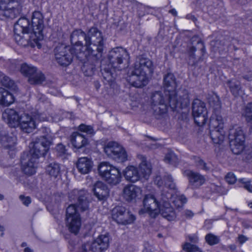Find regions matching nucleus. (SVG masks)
Returning a JSON list of instances; mask_svg holds the SVG:
<instances>
[{
    "instance_id": "1",
    "label": "nucleus",
    "mask_w": 252,
    "mask_h": 252,
    "mask_svg": "<svg viewBox=\"0 0 252 252\" xmlns=\"http://www.w3.org/2000/svg\"><path fill=\"white\" fill-rule=\"evenodd\" d=\"M152 108L155 116L164 114L167 111V104L172 111L187 107L189 104L188 93L184 90L178 94L169 91H156L152 94L151 97Z\"/></svg>"
},
{
    "instance_id": "2",
    "label": "nucleus",
    "mask_w": 252,
    "mask_h": 252,
    "mask_svg": "<svg viewBox=\"0 0 252 252\" xmlns=\"http://www.w3.org/2000/svg\"><path fill=\"white\" fill-rule=\"evenodd\" d=\"M44 28V17L38 11L32 13L31 24L29 19L25 17L19 19L14 27L15 39L19 44H23L21 34L31 33L30 36L32 46L40 48V42L43 39V30Z\"/></svg>"
},
{
    "instance_id": "3",
    "label": "nucleus",
    "mask_w": 252,
    "mask_h": 252,
    "mask_svg": "<svg viewBox=\"0 0 252 252\" xmlns=\"http://www.w3.org/2000/svg\"><path fill=\"white\" fill-rule=\"evenodd\" d=\"M88 193L85 190L74 189L69 193V198L74 204L68 206L66 210V225L69 231L76 235L80 228L81 219L76 207L81 211L87 210L89 202L87 199Z\"/></svg>"
},
{
    "instance_id": "4",
    "label": "nucleus",
    "mask_w": 252,
    "mask_h": 252,
    "mask_svg": "<svg viewBox=\"0 0 252 252\" xmlns=\"http://www.w3.org/2000/svg\"><path fill=\"white\" fill-rule=\"evenodd\" d=\"M104 38L102 32L96 27H91L86 33V52L90 58L99 60L102 56L104 48Z\"/></svg>"
},
{
    "instance_id": "5",
    "label": "nucleus",
    "mask_w": 252,
    "mask_h": 252,
    "mask_svg": "<svg viewBox=\"0 0 252 252\" xmlns=\"http://www.w3.org/2000/svg\"><path fill=\"white\" fill-rule=\"evenodd\" d=\"M172 196V193L165 189L157 193L156 195L151 194L146 195L143 200L144 209L139 211V214L147 212L151 218H155L160 212L159 207L163 201L170 199Z\"/></svg>"
},
{
    "instance_id": "6",
    "label": "nucleus",
    "mask_w": 252,
    "mask_h": 252,
    "mask_svg": "<svg viewBox=\"0 0 252 252\" xmlns=\"http://www.w3.org/2000/svg\"><path fill=\"white\" fill-rule=\"evenodd\" d=\"M138 157L141 160L139 170L134 166H128L123 171L125 179L129 182L135 183L141 177L147 179L151 173V165L147 162L146 158L142 155H139Z\"/></svg>"
},
{
    "instance_id": "7",
    "label": "nucleus",
    "mask_w": 252,
    "mask_h": 252,
    "mask_svg": "<svg viewBox=\"0 0 252 252\" xmlns=\"http://www.w3.org/2000/svg\"><path fill=\"white\" fill-rule=\"evenodd\" d=\"M108 59L111 66L121 70L129 65V55L127 51L121 47H117L109 52Z\"/></svg>"
},
{
    "instance_id": "8",
    "label": "nucleus",
    "mask_w": 252,
    "mask_h": 252,
    "mask_svg": "<svg viewBox=\"0 0 252 252\" xmlns=\"http://www.w3.org/2000/svg\"><path fill=\"white\" fill-rule=\"evenodd\" d=\"M97 169L103 180L110 185H117L121 182L122 176L119 169L109 163L101 162Z\"/></svg>"
},
{
    "instance_id": "9",
    "label": "nucleus",
    "mask_w": 252,
    "mask_h": 252,
    "mask_svg": "<svg viewBox=\"0 0 252 252\" xmlns=\"http://www.w3.org/2000/svg\"><path fill=\"white\" fill-rule=\"evenodd\" d=\"M39 131L42 135L34 142L32 148V153L34 157H37L40 155H45L51 144V136L49 128L42 127Z\"/></svg>"
},
{
    "instance_id": "10",
    "label": "nucleus",
    "mask_w": 252,
    "mask_h": 252,
    "mask_svg": "<svg viewBox=\"0 0 252 252\" xmlns=\"http://www.w3.org/2000/svg\"><path fill=\"white\" fill-rule=\"evenodd\" d=\"M18 2L19 0H0V18L14 19L19 16L22 12V6L15 5V3Z\"/></svg>"
},
{
    "instance_id": "11",
    "label": "nucleus",
    "mask_w": 252,
    "mask_h": 252,
    "mask_svg": "<svg viewBox=\"0 0 252 252\" xmlns=\"http://www.w3.org/2000/svg\"><path fill=\"white\" fill-rule=\"evenodd\" d=\"M109 245V238L107 234L99 236L93 242L83 244L79 252H103Z\"/></svg>"
},
{
    "instance_id": "12",
    "label": "nucleus",
    "mask_w": 252,
    "mask_h": 252,
    "mask_svg": "<svg viewBox=\"0 0 252 252\" xmlns=\"http://www.w3.org/2000/svg\"><path fill=\"white\" fill-rule=\"evenodd\" d=\"M104 151L110 158L117 162H124L127 160V154L124 148L118 143L111 141L104 147Z\"/></svg>"
},
{
    "instance_id": "13",
    "label": "nucleus",
    "mask_w": 252,
    "mask_h": 252,
    "mask_svg": "<svg viewBox=\"0 0 252 252\" xmlns=\"http://www.w3.org/2000/svg\"><path fill=\"white\" fill-rule=\"evenodd\" d=\"M20 71L28 78V81L31 84L40 85L45 81V77L44 74L33 66L23 63L21 65Z\"/></svg>"
},
{
    "instance_id": "14",
    "label": "nucleus",
    "mask_w": 252,
    "mask_h": 252,
    "mask_svg": "<svg viewBox=\"0 0 252 252\" xmlns=\"http://www.w3.org/2000/svg\"><path fill=\"white\" fill-rule=\"evenodd\" d=\"M54 52L55 59L60 65L66 66L72 62L73 51L70 46L63 44L59 45Z\"/></svg>"
},
{
    "instance_id": "15",
    "label": "nucleus",
    "mask_w": 252,
    "mask_h": 252,
    "mask_svg": "<svg viewBox=\"0 0 252 252\" xmlns=\"http://www.w3.org/2000/svg\"><path fill=\"white\" fill-rule=\"evenodd\" d=\"M112 219L118 223L126 224L133 222L135 218L126 209L121 206L115 207L112 210Z\"/></svg>"
},
{
    "instance_id": "16",
    "label": "nucleus",
    "mask_w": 252,
    "mask_h": 252,
    "mask_svg": "<svg viewBox=\"0 0 252 252\" xmlns=\"http://www.w3.org/2000/svg\"><path fill=\"white\" fill-rule=\"evenodd\" d=\"M36 116H32L24 112L20 114L19 125L24 132L31 133L36 127Z\"/></svg>"
},
{
    "instance_id": "17",
    "label": "nucleus",
    "mask_w": 252,
    "mask_h": 252,
    "mask_svg": "<svg viewBox=\"0 0 252 252\" xmlns=\"http://www.w3.org/2000/svg\"><path fill=\"white\" fill-rule=\"evenodd\" d=\"M30 157H28V160L26 161L25 155L21 157V162L22 164V169L23 172L27 175H32L35 173L36 160L40 157H44L45 155H40L37 157H34L32 153V149L30 150Z\"/></svg>"
},
{
    "instance_id": "18",
    "label": "nucleus",
    "mask_w": 252,
    "mask_h": 252,
    "mask_svg": "<svg viewBox=\"0 0 252 252\" xmlns=\"http://www.w3.org/2000/svg\"><path fill=\"white\" fill-rule=\"evenodd\" d=\"M197 50H199L202 56L205 53V48L204 43L199 39H197L196 40V44L193 42L192 45L189 48L188 51V63L190 65L194 66L197 63V59L194 54V52Z\"/></svg>"
},
{
    "instance_id": "19",
    "label": "nucleus",
    "mask_w": 252,
    "mask_h": 252,
    "mask_svg": "<svg viewBox=\"0 0 252 252\" xmlns=\"http://www.w3.org/2000/svg\"><path fill=\"white\" fill-rule=\"evenodd\" d=\"M134 68L135 72L148 75L153 73L154 66L152 62L147 58H140L134 63Z\"/></svg>"
},
{
    "instance_id": "20",
    "label": "nucleus",
    "mask_w": 252,
    "mask_h": 252,
    "mask_svg": "<svg viewBox=\"0 0 252 252\" xmlns=\"http://www.w3.org/2000/svg\"><path fill=\"white\" fill-rule=\"evenodd\" d=\"M184 174L188 177L189 185L192 189L198 188L205 183L204 177L197 172L187 170L184 171Z\"/></svg>"
},
{
    "instance_id": "21",
    "label": "nucleus",
    "mask_w": 252,
    "mask_h": 252,
    "mask_svg": "<svg viewBox=\"0 0 252 252\" xmlns=\"http://www.w3.org/2000/svg\"><path fill=\"white\" fill-rule=\"evenodd\" d=\"M127 81L134 87L142 88L148 84V78L147 75L141 72L140 73L136 72L135 69L134 68L130 75L128 77Z\"/></svg>"
},
{
    "instance_id": "22",
    "label": "nucleus",
    "mask_w": 252,
    "mask_h": 252,
    "mask_svg": "<svg viewBox=\"0 0 252 252\" xmlns=\"http://www.w3.org/2000/svg\"><path fill=\"white\" fill-rule=\"evenodd\" d=\"M16 138L7 134L4 130L0 131V142L4 149L11 152L12 158L15 155V146Z\"/></svg>"
},
{
    "instance_id": "23",
    "label": "nucleus",
    "mask_w": 252,
    "mask_h": 252,
    "mask_svg": "<svg viewBox=\"0 0 252 252\" xmlns=\"http://www.w3.org/2000/svg\"><path fill=\"white\" fill-rule=\"evenodd\" d=\"M141 189L133 185L126 186L123 189V196L127 201L135 200L141 194Z\"/></svg>"
},
{
    "instance_id": "24",
    "label": "nucleus",
    "mask_w": 252,
    "mask_h": 252,
    "mask_svg": "<svg viewBox=\"0 0 252 252\" xmlns=\"http://www.w3.org/2000/svg\"><path fill=\"white\" fill-rule=\"evenodd\" d=\"M169 199H167L165 201H163L159 207L160 213L163 218L167 219L169 221L175 220L176 218V213L174 209L171 207L169 202Z\"/></svg>"
},
{
    "instance_id": "25",
    "label": "nucleus",
    "mask_w": 252,
    "mask_h": 252,
    "mask_svg": "<svg viewBox=\"0 0 252 252\" xmlns=\"http://www.w3.org/2000/svg\"><path fill=\"white\" fill-rule=\"evenodd\" d=\"M94 195L99 200L106 199L109 193L107 186L101 181H97L94 186L93 189Z\"/></svg>"
},
{
    "instance_id": "26",
    "label": "nucleus",
    "mask_w": 252,
    "mask_h": 252,
    "mask_svg": "<svg viewBox=\"0 0 252 252\" xmlns=\"http://www.w3.org/2000/svg\"><path fill=\"white\" fill-rule=\"evenodd\" d=\"M21 114V113H18L14 109H8L3 113L2 116L7 119V122L10 126L16 127L19 125Z\"/></svg>"
},
{
    "instance_id": "27",
    "label": "nucleus",
    "mask_w": 252,
    "mask_h": 252,
    "mask_svg": "<svg viewBox=\"0 0 252 252\" xmlns=\"http://www.w3.org/2000/svg\"><path fill=\"white\" fill-rule=\"evenodd\" d=\"M93 167V161L87 157L80 158L76 163L78 171L83 174L88 173Z\"/></svg>"
},
{
    "instance_id": "28",
    "label": "nucleus",
    "mask_w": 252,
    "mask_h": 252,
    "mask_svg": "<svg viewBox=\"0 0 252 252\" xmlns=\"http://www.w3.org/2000/svg\"><path fill=\"white\" fill-rule=\"evenodd\" d=\"M70 141L73 146L76 149H81L88 144V139L84 135L76 132L70 136Z\"/></svg>"
},
{
    "instance_id": "29",
    "label": "nucleus",
    "mask_w": 252,
    "mask_h": 252,
    "mask_svg": "<svg viewBox=\"0 0 252 252\" xmlns=\"http://www.w3.org/2000/svg\"><path fill=\"white\" fill-rule=\"evenodd\" d=\"M86 33L81 29L74 30L70 35V41L72 44L77 46L83 45L82 40L86 42Z\"/></svg>"
},
{
    "instance_id": "30",
    "label": "nucleus",
    "mask_w": 252,
    "mask_h": 252,
    "mask_svg": "<svg viewBox=\"0 0 252 252\" xmlns=\"http://www.w3.org/2000/svg\"><path fill=\"white\" fill-rule=\"evenodd\" d=\"M164 90L169 92V91L176 92L175 89L177 87L176 78L173 74L168 73L165 75L163 78Z\"/></svg>"
},
{
    "instance_id": "31",
    "label": "nucleus",
    "mask_w": 252,
    "mask_h": 252,
    "mask_svg": "<svg viewBox=\"0 0 252 252\" xmlns=\"http://www.w3.org/2000/svg\"><path fill=\"white\" fill-rule=\"evenodd\" d=\"M228 139L229 141L245 140L242 127L237 125L232 126L229 130Z\"/></svg>"
},
{
    "instance_id": "32",
    "label": "nucleus",
    "mask_w": 252,
    "mask_h": 252,
    "mask_svg": "<svg viewBox=\"0 0 252 252\" xmlns=\"http://www.w3.org/2000/svg\"><path fill=\"white\" fill-rule=\"evenodd\" d=\"M14 101V97L13 94L5 89L0 88V105L7 106Z\"/></svg>"
},
{
    "instance_id": "33",
    "label": "nucleus",
    "mask_w": 252,
    "mask_h": 252,
    "mask_svg": "<svg viewBox=\"0 0 252 252\" xmlns=\"http://www.w3.org/2000/svg\"><path fill=\"white\" fill-rule=\"evenodd\" d=\"M192 115L207 114L205 103L199 99H195L192 104Z\"/></svg>"
},
{
    "instance_id": "34",
    "label": "nucleus",
    "mask_w": 252,
    "mask_h": 252,
    "mask_svg": "<svg viewBox=\"0 0 252 252\" xmlns=\"http://www.w3.org/2000/svg\"><path fill=\"white\" fill-rule=\"evenodd\" d=\"M210 137L213 143L215 144H220L224 138L223 129H212L210 130Z\"/></svg>"
},
{
    "instance_id": "35",
    "label": "nucleus",
    "mask_w": 252,
    "mask_h": 252,
    "mask_svg": "<svg viewBox=\"0 0 252 252\" xmlns=\"http://www.w3.org/2000/svg\"><path fill=\"white\" fill-rule=\"evenodd\" d=\"M226 84L234 96H237L242 93L241 83L239 81L232 79L227 81Z\"/></svg>"
},
{
    "instance_id": "36",
    "label": "nucleus",
    "mask_w": 252,
    "mask_h": 252,
    "mask_svg": "<svg viewBox=\"0 0 252 252\" xmlns=\"http://www.w3.org/2000/svg\"><path fill=\"white\" fill-rule=\"evenodd\" d=\"M89 60L93 59L96 62L98 60H95L94 58H90L88 55ZM95 63H90L89 61L84 63L83 66L82 67V70L83 72L84 75L86 76H92L94 73L95 68Z\"/></svg>"
},
{
    "instance_id": "37",
    "label": "nucleus",
    "mask_w": 252,
    "mask_h": 252,
    "mask_svg": "<svg viewBox=\"0 0 252 252\" xmlns=\"http://www.w3.org/2000/svg\"><path fill=\"white\" fill-rule=\"evenodd\" d=\"M210 130L212 129H223V123L221 116L215 114L211 116L209 123Z\"/></svg>"
},
{
    "instance_id": "38",
    "label": "nucleus",
    "mask_w": 252,
    "mask_h": 252,
    "mask_svg": "<svg viewBox=\"0 0 252 252\" xmlns=\"http://www.w3.org/2000/svg\"><path fill=\"white\" fill-rule=\"evenodd\" d=\"M245 140H230L229 145L231 151L235 155L241 154L244 149Z\"/></svg>"
},
{
    "instance_id": "39",
    "label": "nucleus",
    "mask_w": 252,
    "mask_h": 252,
    "mask_svg": "<svg viewBox=\"0 0 252 252\" xmlns=\"http://www.w3.org/2000/svg\"><path fill=\"white\" fill-rule=\"evenodd\" d=\"M101 71L104 79V83L111 86L115 79V76L112 70L109 67H104L101 69Z\"/></svg>"
},
{
    "instance_id": "40",
    "label": "nucleus",
    "mask_w": 252,
    "mask_h": 252,
    "mask_svg": "<svg viewBox=\"0 0 252 252\" xmlns=\"http://www.w3.org/2000/svg\"><path fill=\"white\" fill-rule=\"evenodd\" d=\"M46 172L50 176L57 178L61 172L59 164L56 162L49 164L46 167Z\"/></svg>"
},
{
    "instance_id": "41",
    "label": "nucleus",
    "mask_w": 252,
    "mask_h": 252,
    "mask_svg": "<svg viewBox=\"0 0 252 252\" xmlns=\"http://www.w3.org/2000/svg\"><path fill=\"white\" fill-rule=\"evenodd\" d=\"M243 116L245 118L247 123L252 126V102L248 103L245 107Z\"/></svg>"
},
{
    "instance_id": "42",
    "label": "nucleus",
    "mask_w": 252,
    "mask_h": 252,
    "mask_svg": "<svg viewBox=\"0 0 252 252\" xmlns=\"http://www.w3.org/2000/svg\"><path fill=\"white\" fill-rule=\"evenodd\" d=\"M0 81L3 86L8 88L14 89V81L1 72H0Z\"/></svg>"
},
{
    "instance_id": "43",
    "label": "nucleus",
    "mask_w": 252,
    "mask_h": 252,
    "mask_svg": "<svg viewBox=\"0 0 252 252\" xmlns=\"http://www.w3.org/2000/svg\"><path fill=\"white\" fill-rule=\"evenodd\" d=\"M208 102L215 110H218L220 108V98L216 94H213L208 97Z\"/></svg>"
},
{
    "instance_id": "44",
    "label": "nucleus",
    "mask_w": 252,
    "mask_h": 252,
    "mask_svg": "<svg viewBox=\"0 0 252 252\" xmlns=\"http://www.w3.org/2000/svg\"><path fill=\"white\" fill-rule=\"evenodd\" d=\"M163 179L164 181V185L166 188V189H165L166 191L167 189H175L176 185L173 182V178L170 175L167 174L165 175L163 177ZM167 191L169 192L168 190Z\"/></svg>"
},
{
    "instance_id": "45",
    "label": "nucleus",
    "mask_w": 252,
    "mask_h": 252,
    "mask_svg": "<svg viewBox=\"0 0 252 252\" xmlns=\"http://www.w3.org/2000/svg\"><path fill=\"white\" fill-rule=\"evenodd\" d=\"M55 149L56 155L59 157L65 158L66 156L68 155L65 146L62 143L58 144Z\"/></svg>"
},
{
    "instance_id": "46",
    "label": "nucleus",
    "mask_w": 252,
    "mask_h": 252,
    "mask_svg": "<svg viewBox=\"0 0 252 252\" xmlns=\"http://www.w3.org/2000/svg\"><path fill=\"white\" fill-rule=\"evenodd\" d=\"M192 116L195 123L199 126L204 125L207 120V114H199Z\"/></svg>"
},
{
    "instance_id": "47",
    "label": "nucleus",
    "mask_w": 252,
    "mask_h": 252,
    "mask_svg": "<svg viewBox=\"0 0 252 252\" xmlns=\"http://www.w3.org/2000/svg\"><path fill=\"white\" fill-rule=\"evenodd\" d=\"M164 160L166 162L172 164H176L178 162L177 156L172 152H169L166 155Z\"/></svg>"
},
{
    "instance_id": "48",
    "label": "nucleus",
    "mask_w": 252,
    "mask_h": 252,
    "mask_svg": "<svg viewBox=\"0 0 252 252\" xmlns=\"http://www.w3.org/2000/svg\"><path fill=\"white\" fill-rule=\"evenodd\" d=\"M195 163L196 166L201 169L208 171L209 168L207 166L206 163L199 157L195 158Z\"/></svg>"
},
{
    "instance_id": "49",
    "label": "nucleus",
    "mask_w": 252,
    "mask_h": 252,
    "mask_svg": "<svg viewBox=\"0 0 252 252\" xmlns=\"http://www.w3.org/2000/svg\"><path fill=\"white\" fill-rule=\"evenodd\" d=\"M183 250L187 252H202L196 246L189 243H186L184 245Z\"/></svg>"
},
{
    "instance_id": "50",
    "label": "nucleus",
    "mask_w": 252,
    "mask_h": 252,
    "mask_svg": "<svg viewBox=\"0 0 252 252\" xmlns=\"http://www.w3.org/2000/svg\"><path fill=\"white\" fill-rule=\"evenodd\" d=\"M187 198L184 195L177 196L173 203L178 208L182 207L187 202Z\"/></svg>"
},
{
    "instance_id": "51",
    "label": "nucleus",
    "mask_w": 252,
    "mask_h": 252,
    "mask_svg": "<svg viewBox=\"0 0 252 252\" xmlns=\"http://www.w3.org/2000/svg\"><path fill=\"white\" fill-rule=\"evenodd\" d=\"M206 241L210 245H214L219 243L218 238L212 234H208L205 236Z\"/></svg>"
},
{
    "instance_id": "52",
    "label": "nucleus",
    "mask_w": 252,
    "mask_h": 252,
    "mask_svg": "<svg viewBox=\"0 0 252 252\" xmlns=\"http://www.w3.org/2000/svg\"><path fill=\"white\" fill-rule=\"evenodd\" d=\"M224 45V42L223 41L220 40L218 39L214 40L211 42V45L213 48L214 50H217L218 49H222Z\"/></svg>"
},
{
    "instance_id": "53",
    "label": "nucleus",
    "mask_w": 252,
    "mask_h": 252,
    "mask_svg": "<svg viewBox=\"0 0 252 252\" xmlns=\"http://www.w3.org/2000/svg\"><path fill=\"white\" fill-rule=\"evenodd\" d=\"M79 129L81 131L84 132L89 134H93L94 133V129L91 126H87L81 124L79 126Z\"/></svg>"
},
{
    "instance_id": "54",
    "label": "nucleus",
    "mask_w": 252,
    "mask_h": 252,
    "mask_svg": "<svg viewBox=\"0 0 252 252\" xmlns=\"http://www.w3.org/2000/svg\"><path fill=\"white\" fill-rule=\"evenodd\" d=\"M241 154L244 160L247 162L252 161V152L251 150L245 149Z\"/></svg>"
},
{
    "instance_id": "55",
    "label": "nucleus",
    "mask_w": 252,
    "mask_h": 252,
    "mask_svg": "<svg viewBox=\"0 0 252 252\" xmlns=\"http://www.w3.org/2000/svg\"><path fill=\"white\" fill-rule=\"evenodd\" d=\"M225 180L228 183L233 184L235 183L236 178L233 173L230 172L227 173L226 175Z\"/></svg>"
},
{
    "instance_id": "56",
    "label": "nucleus",
    "mask_w": 252,
    "mask_h": 252,
    "mask_svg": "<svg viewBox=\"0 0 252 252\" xmlns=\"http://www.w3.org/2000/svg\"><path fill=\"white\" fill-rule=\"evenodd\" d=\"M19 198L22 202V203L26 206H28L31 203V198L30 196H25L23 195H21L19 196Z\"/></svg>"
},
{
    "instance_id": "57",
    "label": "nucleus",
    "mask_w": 252,
    "mask_h": 252,
    "mask_svg": "<svg viewBox=\"0 0 252 252\" xmlns=\"http://www.w3.org/2000/svg\"><path fill=\"white\" fill-rule=\"evenodd\" d=\"M147 7L142 6L139 7L138 10V15L139 17L143 16L147 12Z\"/></svg>"
},
{
    "instance_id": "58",
    "label": "nucleus",
    "mask_w": 252,
    "mask_h": 252,
    "mask_svg": "<svg viewBox=\"0 0 252 252\" xmlns=\"http://www.w3.org/2000/svg\"><path fill=\"white\" fill-rule=\"evenodd\" d=\"M243 78L248 81H252V71L248 72L242 76Z\"/></svg>"
},
{
    "instance_id": "59",
    "label": "nucleus",
    "mask_w": 252,
    "mask_h": 252,
    "mask_svg": "<svg viewBox=\"0 0 252 252\" xmlns=\"http://www.w3.org/2000/svg\"><path fill=\"white\" fill-rule=\"evenodd\" d=\"M238 239L240 244H243L248 240V238L243 235H240L239 236Z\"/></svg>"
},
{
    "instance_id": "60",
    "label": "nucleus",
    "mask_w": 252,
    "mask_h": 252,
    "mask_svg": "<svg viewBox=\"0 0 252 252\" xmlns=\"http://www.w3.org/2000/svg\"><path fill=\"white\" fill-rule=\"evenodd\" d=\"M155 183L160 187L163 184V181L160 176H157L155 180Z\"/></svg>"
},
{
    "instance_id": "61",
    "label": "nucleus",
    "mask_w": 252,
    "mask_h": 252,
    "mask_svg": "<svg viewBox=\"0 0 252 252\" xmlns=\"http://www.w3.org/2000/svg\"><path fill=\"white\" fill-rule=\"evenodd\" d=\"M244 188L248 190L249 191L252 192V185L249 182L245 183L244 186Z\"/></svg>"
},
{
    "instance_id": "62",
    "label": "nucleus",
    "mask_w": 252,
    "mask_h": 252,
    "mask_svg": "<svg viewBox=\"0 0 252 252\" xmlns=\"http://www.w3.org/2000/svg\"><path fill=\"white\" fill-rule=\"evenodd\" d=\"M185 215L187 218H190L193 216V213L190 210H186L185 211Z\"/></svg>"
},
{
    "instance_id": "63",
    "label": "nucleus",
    "mask_w": 252,
    "mask_h": 252,
    "mask_svg": "<svg viewBox=\"0 0 252 252\" xmlns=\"http://www.w3.org/2000/svg\"><path fill=\"white\" fill-rule=\"evenodd\" d=\"M148 147L150 149H156L158 148L159 144L157 143H152L148 145Z\"/></svg>"
},
{
    "instance_id": "64",
    "label": "nucleus",
    "mask_w": 252,
    "mask_h": 252,
    "mask_svg": "<svg viewBox=\"0 0 252 252\" xmlns=\"http://www.w3.org/2000/svg\"><path fill=\"white\" fill-rule=\"evenodd\" d=\"M186 18L189 20H191L193 22H195L196 20V18L195 16L191 14H189L186 15Z\"/></svg>"
}]
</instances>
